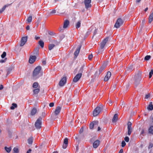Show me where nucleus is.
Returning a JSON list of instances; mask_svg holds the SVG:
<instances>
[{"instance_id": "obj_36", "label": "nucleus", "mask_w": 153, "mask_h": 153, "mask_svg": "<svg viewBox=\"0 0 153 153\" xmlns=\"http://www.w3.org/2000/svg\"><path fill=\"white\" fill-rule=\"evenodd\" d=\"M7 5H4L1 9L0 10V13H1L3 12L4 11L6 8V7H7Z\"/></svg>"}, {"instance_id": "obj_31", "label": "nucleus", "mask_w": 153, "mask_h": 153, "mask_svg": "<svg viewBox=\"0 0 153 153\" xmlns=\"http://www.w3.org/2000/svg\"><path fill=\"white\" fill-rule=\"evenodd\" d=\"M80 78L81 77H74L73 79V82L75 83L77 82Z\"/></svg>"}, {"instance_id": "obj_60", "label": "nucleus", "mask_w": 153, "mask_h": 153, "mask_svg": "<svg viewBox=\"0 0 153 153\" xmlns=\"http://www.w3.org/2000/svg\"><path fill=\"white\" fill-rule=\"evenodd\" d=\"M42 63L44 65H45L46 64V62L45 61V60H44V61H42Z\"/></svg>"}, {"instance_id": "obj_55", "label": "nucleus", "mask_w": 153, "mask_h": 153, "mask_svg": "<svg viewBox=\"0 0 153 153\" xmlns=\"http://www.w3.org/2000/svg\"><path fill=\"white\" fill-rule=\"evenodd\" d=\"M128 126H132V123L131 122L129 121L127 124Z\"/></svg>"}, {"instance_id": "obj_53", "label": "nucleus", "mask_w": 153, "mask_h": 153, "mask_svg": "<svg viewBox=\"0 0 153 153\" xmlns=\"http://www.w3.org/2000/svg\"><path fill=\"white\" fill-rule=\"evenodd\" d=\"M150 94H146L145 96V99H148V98H149L150 97Z\"/></svg>"}, {"instance_id": "obj_17", "label": "nucleus", "mask_w": 153, "mask_h": 153, "mask_svg": "<svg viewBox=\"0 0 153 153\" xmlns=\"http://www.w3.org/2000/svg\"><path fill=\"white\" fill-rule=\"evenodd\" d=\"M118 115L117 114H115L112 119V122L113 123H115L117 122L118 119Z\"/></svg>"}, {"instance_id": "obj_22", "label": "nucleus", "mask_w": 153, "mask_h": 153, "mask_svg": "<svg viewBox=\"0 0 153 153\" xmlns=\"http://www.w3.org/2000/svg\"><path fill=\"white\" fill-rule=\"evenodd\" d=\"M39 48L37 47L35 48L33 51V54L35 55H37L39 54Z\"/></svg>"}, {"instance_id": "obj_21", "label": "nucleus", "mask_w": 153, "mask_h": 153, "mask_svg": "<svg viewBox=\"0 0 153 153\" xmlns=\"http://www.w3.org/2000/svg\"><path fill=\"white\" fill-rule=\"evenodd\" d=\"M127 128L128 129V134L129 136H130L132 132V128L131 126H128Z\"/></svg>"}, {"instance_id": "obj_23", "label": "nucleus", "mask_w": 153, "mask_h": 153, "mask_svg": "<svg viewBox=\"0 0 153 153\" xmlns=\"http://www.w3.org/2000/svg\"><path fill=\"white\" fill-rule=\"evenodd\" d=\"M37 112V109L36 108H33L31 111V115H34Z\"/></svg>"}, {"instance_id": "obj_58", "label": "nucleus", "mask_w": 153, "mask_h": 153, "mask_svg": "<svg viewBox=\"0 0 153 153\" xmlns=\"http://www.w3.org/2000/svg\"><path fill=\"white\" fill-rule=\"evenodd\" d=\"M32 151V150L31 149H29V150L27 151L26 153H30Z\"/></svg>"}, {"instance_id": "obj_4", "label": "nucleus", "mask_w": 153, "mask_h": 153, "mask_svg": "<svg viewBox=\"0 0 153 153\" xmlns=\"http://www.w3.org/2000/svg\"><path fill=\"white\" fill-rule=\"evenodd\" d=\"M42 119V117H40L36 120L35 124V126L36 128L38 129L41 128Z\"/></svg>"}, {"instance_id": "obj_50", "label": "nucleus", "mask_w": 153, "mask_h": 153, "mask_svg": "<svg viewBox=\"0 0 153 153\" xmlns=\"http://www.w3.org/2000/svg\"><path fill=\"white\" fill-rule=\"evenodd\" d=\"M153 147V144L152 143H150L148 147L149 149H150Z\"/></svg>"}, {"instance_id": "obj_19", "label": "nucleus", "mask_w": 153, "mask_h": 153, "mask_svg": "<svg viewBox=\"0 0 153 153\" xmlns=\"http://www.w3.org/2000/svg\"><path fill=\"white\" fill-rule=\"evenodd\" d=\"M153 20V12L151 13L149 17V23L150 24Z\"/></svg>"}, {"instance_id": "obj_25", "label": "nucleus", "mask_w": 153, "mask_h": 153, "mask_svg": "<svg viewBox=\"0 0 153 153\" xmlns=\"http://www.w3.org/2000/svg\"><path fill=\"white\" fill-rule=\"evenodd\" d=\"M141 76V72L140 71H137L136 72L134 76Z\"/></svg>"}, {"instance_id": "obj_9", "label": "nucleus", "mask_w": 153, "mask_h": 153, "mask_svg": "<svg viewBox=\"0 0 153 153\" xmlns=\"http://www.w3.org/2000/svg\"><path fill=\"white\" fill-rule=\"evenodd\" d=\"M91 0H85L84 3L85 5V7L88 9L89 7H91Z\"/></svg>"}, {"instance_id": "obj_15", "label": "nucleus", "mask_w": 153, "mask_h": 153, "mask_svg": "<svg viewBox=\"0 0 153 153\" xmlns=\"http://www.w3.org/2000/svg\"><path fill=\"white\" fill-rule=\"evenodd\" d=\"M61 107L60 106H58L56 107L54 111V114L56 115H57L59 114L61 111Z\"/></svg>"}, {"instance_id": "obj_7", "label": "nucleus", "mask_w": 153, "mask_h": 153, "mask_svg": "<svg viewBox=\"0 0 153 153\" xmlns=\"http://www.w3.org/2000/svg\"><path fill=\"white\" fill-rule=\"evenodd\" d=\"M27 40V37H22L21 39V41L20 43V46H23L26 43Z\"/></svg>"}, {"instance_id": "obj_12", "label": "nucleus", "mask_w": 153, "mask_h": 153, "mask_svg": "<svg viewBox=\"0 0 153 153\" xmlns=\"http://www.w3.org/2000/svg\"><path fill=\"white\" fill-rule=\"evenodd\" d=\"M68 139L67 138H65L64 140L63 144L62 145L63 149H66L68 146Z\"/></svg>"}, {"instance_id": "obj_40", "label": "nucleus", "mask_w": 153, "mask_h": 153, "mask_svg": "<svg viewBox=\"0 0 153 153\" xmlns=\"http://www.w3.org/2000/svg\"><path fill=\"white\" fill-rule=\"evenodd\" d=\"M93 27L92 26L89 30H88V31L87 32V35H88L91 33L92 30V29Z\"/></svg>"}, {"instance_id": "obj_16", "label": "nucleus", "mask_w": 153, "mask_h": 153, "mask_svg": "<svg viewBox=\"0 0 153 153\" xmlns=\"http://www.w3.org/2000/svg\"><path fill=\"white\" fill-rule=\"evenodd\" d=\"M81 47V45H80L79 47L77 48L74 53V55L75 56L77 57L79 52L80 49Z\"/></svg>"}, {"instance_id": "obj_51", "label": "nucleus", "mask_w": 153, "mask_h": 153, "mask_svg": "<svg viewBox=\"0 0 153 153\" xmlns=\"http://www.w3.org/2000/svg\"><path fill=\"white\" fill-rule=\"evenodd\" d=\"M109 78L110 77H104L103 79L105 81H107L109 79Z\"/></svg>"}, {"instance_id": "obj_42", "label": "nucleus", "mask_w": 153, "mask_h": 153, "mask_svg": "<svg viewBox=\"0 0 153 153\" xmlns=\"http://www.w3.org/2000/svg\"><path fill=\"white\" fill-rule=\"evenodd\" d=\"M151 58V56L150 55L146 56L144 58L145 60H148Z\"/></svg>"}, {"instance_id": "obj_32", "label": "nucleus", "mask_w": 153, "mask_h": 153, "mask_svg": "<svg viewBox=\"0 0 153 153\" xmlns=\"http://www.w3.org/2000/svg\"><path fill=\"white\" fill-rule=\"evenodd\" d=\"M12 106H11L10 108L12 110H13L15 108L17 107V105L16 103H13L12 104Z\"/></svg>"}, {"instance_id": "obj_43", "label": "nucleus", "mask_w": 153, "mask_h": 153, "mask_svg": "<svg viewBox=\"0 0 153 153\" xmlns=\"http://www.w3.org/2000/svg\"><path fill=\"white\" fill-rule=\"evenodd\" d=\"M6 55V52H3V53L1 54V57L2 58H4L5 57Z\"/></svg>"}, {"instance_id": "obj_61", "label": "nucleus", "mask_w": 153, "mask_h": 153, "mask_svg": "<svg viewBox=\"0 0 153 153\" xmlns=\"http://www.w3.org/2000/svg\"><path fill=\"white\" fill-rule=\"evenodd\" d=\"M123 149H121L120 151L119 152V153H123Z\"/></svg>"}, {"instance_id": "obj_30", "label": "nucleus", "mask_w": 153, "mask_h": 153, "mask_svg": "<svg viewBox=\"0 0 153 153\" xmlns=\"http://www.w3.org/2000/svg\"><path fill=\"white\" fill-rule=\"evenodd\" d=\"M81 26V21H79L76 23V28H79Z\"/></svg>"}, {"instance_id": "obj_46", "label": "nucleus", "mask_w": 153, "mask_h": 153, "mask_svg": "<svg viewBox=\"0 0 153 153\" xmlns=\"http://www.w3.org/2000/svg\"><path fill=\"white\" fill-rule=\"evenodd\" d=\"M153 75V69H152L149 73V76H152Z\"/></svg>"}, {"instance_id": "obj_35", "label": "nucleus", "mask_w": 153, "mask_h": 153, "mask_svg": "<svg viewBox=\"0 0 153 153\" xmlns=\"http://www.w3.org/2000/svg\"><path fill=\"white\" fill-rule=\"evenodd\" d=\"M56 10L55 9H53L49 13V15H53L56 13Z\"/></svg>"}, {"instance_id": "obj_14", "label": "nucleus", "mask_w": 153, "mask_h": 153, "mask_svg": "<svg viewBox=\"0 0 153 153\" xmlns=\"http://www.w3.org/2000/svg\"><path fill=\"white\" fill-rule=\"evenodd\" d=\"M100 143V141L98 140L95 141L93 143V147L94 148H97L99 146Z\"/></svg>"}, {"instance_id": "obj_2", "label": "nucleus", "mask_w": 153, "mask_h": 153, "mask_svg": "<svg viewBox=\"0 0 153 153\" xmlns=\"http://www.w3.org/2000/svg\"><path fill=\"white\" fill-rule=\"evenodd\" d=\"M108 38L106 37L101 42L100 45V47L98 49L97 52L98 54L101 53L103 51V48L106 45V44L108 42Z\"/></svg>"}, {"instance_id": "obj_47", "label": "nucleus", "mask_w": 153, "mask_h": 153, "mask_svg": "<svg viewBox=\"0 0 153 153\" xmlns=\"http://www.w3.org/2000/svg\"><path fill=\"white\" fill-rule=\"evenodd\" d=\"M126 145V143L124 141H123L122 142L121 146L122 147H124Z\"/></svg>"}, {"instance_id": "obj_20", "label": "nucleus", "mask_w": 153, "mask_h": 153, "mask_svg": "<svg viewBox=\"0 0 153 153\" xmlns=\"http://www.w3.org/2000/svg\"><path fill=\"white\" fill-rule=\"evenodd\" d=\"M69 24V22L68 20H66L64 23V25L63 27L64 28H67Z\"/></svg>"}, {"instance_id": "obj_10", "label": "nucleus", "mask_w": 153, "mask_h": 153, "mask_svg": "<svg viewBox=\"0 0 153 153\" xmlns=\"http://www.w3.org/2000/svg\"><path fill=\"white\" fill-rule=\"evenodd\" d=\"M85 65H82L80 68V69L78 73L75 76H82V73L83 71Z\"/></svg>"}, {"instance_id": "obj_3", "label": "nucleus", "mask_w": 153, "mask_h": 153, "mask_svg": "<svg viewBox=\"0 0 153 153\" xmlns=\"http://www.w3.org/2000/svg\"><path fill=\"white\" fill-rule=\"evenodd\" d=\"M103 106L102 104H100L99 106L97 107L93 112V115L96 116L98 115L100 112L103 110Z\"/></svg>"}, {"instance_id": "obj_13", "label": "nucleus", "mask_w": 153, "mask_h": 153, "mask_svg": "<svg viewBox=\"0 0 153 153\" xmlns=\"http://www.w3.org/2000/svg\"><path fill=\"white\" fill-rule=\"evenodd\" d=\"M36 58V56H30L29 59V62L31 64L33 63L35 61Z\"/></svg>"}, {"instance_id": "obj_11", "label": "nucleus", "mask_w": 153, "mask_h": 153, "mask_svg": "<svg viewBox=\"0 0 153 153\" xmlns=\"http://www.w3.org/2000/svg\"><path fill=\"white\" fill-rule=\"evenodd\" d=\"M98 123V121L97 120L94 121L92 122L90 124V128L91 129H93L94 127V126L97 125Z\"/></svg>"}, {"instance_id": "obj_8", "label": "nucleus", "mask_w": 153, "mask_h": 153, "mask_svg": "<svg viewBox=\"0 0 153 153\" xmlns=\"http://www.w3.org/2000/svg\"><path fill=\"white\" fill-rule=\"evenodd\" d=\"M108 65L107 62H104L99 69V74Z\"/></svg>"}, {"instance_id": "obj_18", "label": "nucleus", "mask_w": 153, "mask_h": 153, "mask_svg": "<svg viewBox=\"0 0 153 153\" xmlns=\"http://www.w3.org/2000/svg\"><path fill=\"white\" fill-rule=\"evenodd\" d=\"M147 109L149 111H152L153 110V105L152 102H149V104L147 107Z\"/></svg>"}, {"instance_id": "obj_59", "label": "nucleus", "mask_w": 153, "mask_h": 153, "mask_svg": "<svg viewBox=\"0 0 153 153\" xmlns=\"http://www.w3.org/2000/svg\"><path fill=\"white\" fill-rule=\"evenodd\" d=\"M35 38V39L36 40H38L40 39V37L36 36Z\"/></svg>"}, {"instance_id": "obj_45", "label": "nucleus", "mask_w": 153, "mask_h": 153, "mask_svg": "<svg viewBox=\"0 0 153 153\" xmlns=\"http://www.w3.org/2000/svg\"><path fill=\"white\" fill-rule=\"evenodd\" d=\"M93 57V56L92 54H90L88 55V59L89 60H91L92 59Z\"/></svg>"}, {"instance_id": "obj_37", "label": "nucleus", "mask_w": 153, "mask_h": 153, "mask_svg": "<svg viewBox=\"0 0 153 153\" xmlns=\"http://www.w3.org/2000/svg\"><path fill=\"white\" fill-rule=\"evenodd\" d=\"M5 149L6 152L8 153L10 152L11 150V148L10 147L8 148L7 147H5Z\"/></svg>"}, {"instance_id": "obj_49", "label": "nucleus", "mask_w": 153, "mask_h": 153, "mask_svg": "<svg viewBox=\"0 0 153 153\" xmlns=\"http://www.w3.org/2000/svg\"><path fill=\"white\" fill-rule=\"evenodd\" d=\"M124 140L126 142H128L129 141V139L128 137L126 136Z\"/></svg>"}, {"instance_id": "obj_56", "label": "nucleus", "mask_w": 153, "mask_h": 153, "mask_svg": "<svg viewBox=\"0 0 153 153\" xmlns=\"http://www.w3.org/2000/svg\"><path fill=\"white\" fill-rule=\"evenodd\" d=\"M97 32V30L95 29L94 32L93 36L92 37V38H93L94 36L96 34Z\"/></svg>"}, {"instance_id": "obj_28", "label": "nucleus", "mask_w": 153, "mask_h": 153, "mask_svg": "<svg viewBox=\"0 0 153 153\" xmlns=\"http://www.w3.org/2000/svg\"><path fill=\"white\" fill-rule=\"evenodd\" d=\"M40 91V89L39 88L35 89L33 90V93L34 94H37Z\"/></svg>"}, {"instance_id": "obj_48", "label": "nucleus", "mask_w": 153, "mask_h": 153, "mask_svg": "<svg viewBox=\"0 0 153 153\" xmlns=\"http://www.w3.org/2000/svg\"><path fill=\"white\" fill-rule=\"evenodd\" d=\"M150 122L153 124V115H152L150 118Z\"/></svg>"}, {"instance_id": "obj_24", "label": "nucleus", "mask_w": 153, "mask_h": 153, "mask_svg": "<svg viewBox=\"0 0 153 153\" xmlns=\"http://www.w3.org/2000/svg\"><path fill=\"white\" fill-rule=\"evenodd\" d=\"M149 133L153 134V126H151L148 129Z\"/></svg>"}, {"instance_id": "obj_1", "label": "nucleus", "mask_w": 153, "mask_h": 153, "mask_svg": "<svg viewBox=\"0 0 153 153\" xmlns=\"http://www.w3.org/2000/svg\"><path fill=\"white\" fill-rule=\"evenodd\" d=\"M41 69L42 68L40 66H38L36 67L33 72V76H43V72L41 71Z\"/></svg>"}, {"instance_id": "obj_63", "label": "nucleus", "mask_w": 153, "mask_h": 153, "mask_svg": "<svg viewBox=\"0 0 153 153\" xmlns=\"http://www.w3.org/2000/svg\"><path fill=\"white\" fill-rule=\"evenodd\" d=\"M30 27L29 26H27L26 27V29L27 30H28L30 29Z\"/></svg>"}, {"instance_id": "obj_5", "label": "nucleus", "mask_w": 153, "mask_h": 153, "mask_svg": "<svg viewBox=\"0 0 153 153\" xmlns=\"http://www.w3.org/2000/svg\"><path fill=\"white\" fill-rule=\"evenodd\" d=\"M123 22L122 19L119 18L117 20L114 25V27L117 28H118L123 25Z\"/></svg>"}, {"instance_id": "obj_52", "label": "nucleus", "mask_w": 153, "mask_h": 153, "mask_svg": "<svg viewBox=\"0 0 153 153\" xmlns=\"http://www.w3.org/2000/svg\"><path fill=\"white\" fill-rule=\"evenodd\" d=\"M7 60V58H5L3 60V59H1L0 60V62L1 63H3V62H6V61Z\"/></svg>"}, {"instance_id": "obj_64", "label": "nucleus", "mask_w": 153, "mask_h": 153, "mask_svg": "<svg viewBox=\"0 0 153 153\" xmlns=\"http://www.w3.org/2000/svg\"><path fill=\"white\" fill-rule=\"evenodd\" d=\"M95 140L94 137H93L92 138H91L90 140L92 142L93 141Z\"/></svg>"}, {"instance_id": "obj_62", "label": "nucleus", "mask_w": 153, "mask_h": 153, "mask_svg": "<svg viewBox=\"0 0 153 153\" xmlns=\"http://www.w3.org/2000/svg\"><path fill=\"white\" fill-rule=\"evenodd\" d=\"M43 117H44L45 116V112H42V114Z\"/></svg>"}, {"instance_id": "obj_41", "label": "nucleus", "mask_w": 153, "mask_h": 153, "mask_svg": "<svg viewBox=\"0 0 153 153\" xmlns=\"http://www.w3.org/2000/svg\"><path fill=\"white\" fill-rule=\"evenodd\" d=\"M13 151L15 152L19 153V151L18 148L16 147H14L13 149Z\"/></svg>"}, {"instance_id": "obj_34", "label": "nucleus", "mask_w": 153, "mask_h": 153, "mask_svg": "<svg viewBox=\"0 0 153 153\" xmlns=\"http://www.w3.org/2000/svg\"><path fill=\"white\" fill-rule=\"evenodd\" d=\"M38 86V83L37 82H35L33 84V88H36Z\"/></svg>"}, {"instance_id": "obj_29", "label": "nucleus", "mask_w": 153, "mask_h": 153, "mask_svg": "<svg viewBox=\"0 0 153 153\" xmlns=\"http://www.w3.org/2000/svg\"><path fill=\"white\" fill-rule=\"evenodd\" d=\"M39 44L42 48H43L44 46V42L42 40H40L39 42Z\"/></svg>"}, {"instance_id": "obj_39", "label": "nucleus", "mask_w": 153, "mask_h": 153, "mask_svg": "<svg viewBox=\"0 0 153 153\" xmlns=\"http://www.w3.org/2000/svg\"><path fill=\"white\" fill-rule=\"evenodd\" d=\"M133 67L132 65H131L128 68L127 70L128 71H130L133 70Z\"/></svg>"}, {"instance_id": "obj_6", "label": "nucleus", "mask_w": 153, "mask_h": 153, "mask_svg": "<svg viewBox=\"0 0 153 153\" xmlns=\"http://www.w3.org/2000/svg\"><path fill=\"white\" fill-rule=\"evenodd\" d=\"M67 82L66 77H63L59 83V85L61 87H63L66 84Z\"/></svg>"}, {"instance_id": "obj_44", "label": "nucleus", "mask_w": 153, "mask_h": 153, "mask_svg": "<svg viewBox=\"0 0 153 153\" xmlns=\"http://www.w3.org/2000/svg\"><path fill=\"white\" fill-rule=\"evenodd\" d=\"M111 73L110 71H108L105 76H111Z\"/></svg>"}, {"instance_id": "obj_54", "label": "nucleus", "mask_w": 153, "mask_h": 153, "mask_svg": "<svg viewBox=\"0 0 153 153\" xmlns=\"http://www.w3.org/2000/svg\"><path fill=\"white\" fill-rule=\"evenodd\" d=\"M54 103L53 102H51L49 104V106L50 107H52L54 106Z\"/></svg>"}, {"instance_id": "obj_33", "label": "nucleus", "mask_w": 153, "mask_h": 153, "mask_svg": "<svg viewBox=\"0 0 153 153\" xmlns=\"http://www.w3.org/2000/svg\"><path fill=\"white\" fill-rule=\"evenodd\" d=\"M139 78L140 77H134V79L135 80V82L136 83L139 82L140 81V79Z\"/></svg>"}, {"instance_id": "obj_26", "label": "nucleus", "mask_w": 153, "mask_h": 153, "mask_svg": "<svg viewBox=\"0 0 153 153\" xmlns=\"http://www.w3.org/2000/svg\"><path fill=\"white\" fill-rule=\"evenodd\" d=\"M28 143L29 144H32L33 142V138L32 137H30L27 140Z\"/></svg>"}, {"instance_id": "obj_27", "label": "nucleus", "mask_w": 153, "mask_h": 153, "mask_svg": "<svg viewBox=\"0 0 153 153\" xmlns=\"http://www.w3.org/2000/svg\"><path fill=\"white\" fill-rule=\"evenodd\" d=\"M55 46L53 44H50L48 45V49L49 50H51Z\"/></svg>"}, {"instance_id": "obj_38", "label": "nucleus", "mask_w": 153, "mask_h": 153, "mask_svg": "<svg viewBox=\"0 0 153 153\" xmlns=\"http://www.w3.org/2000/svg\"><path fill=\"white\" fill-rule=\"evenodd\" d=\"M32 20V16H29L28 17L27 19V21L28 23H30L31 22Z\"/></svg>"}, {"instance_id": "obj_57", "label": "nucleus", "mask_w": 153, "mask_h": 153, "mask_svg": "<svg viewBox=\"0 0 153 153\" xmlns=\"http://www.w3.org/2000/svg\"><path fill=\"white\" fill-rule=\"evenodd\" d=\"M83 128H82L79 131V132L80 133H81L83 132Z\"/></svg>"}]
</instances>
